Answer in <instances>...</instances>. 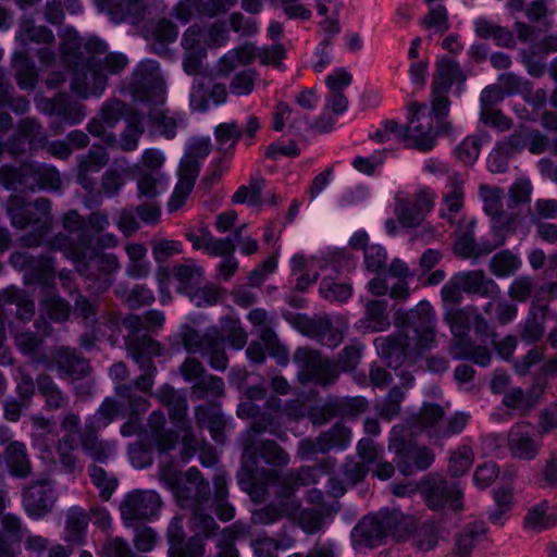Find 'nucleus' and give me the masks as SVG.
I'll list each match as a JSON object with an SVG mask.
<instances>
[{"label": "nucleus", "instance_id": "obj_1", "mask_svg": "<svg viewBox=\"0 0 557 557\" xmlns=\"http://www.w3.org/2000/svg\"><path fill=\"white\" fill-rule=\"evenodd\" d=\"M160 480L173 494L177 505L190 511L195 531H200L206 536H213L219 530L212 511L223 522L232 520L235 516V508L227 500V480L224 475L214 476L213 495L209 481L196 467H190L183 476L172 462H161Z\"/></svg>", "mask_w": 557, "mask_h": 557}, {"label": "nucleus", "instance_id": "obj_2", "mask_svg": "<svg viewBox=\"0 0 557 557\" xmlns=\"http://www.w3.org/2000/svg\"><path fill=\"white\" fill-rule=\"evenodd\" d=\"M92 243V234H84L81 245H77L69 235L58 233L48 242V245L52 250L61 251L67 260L72 261L87 290L101 294L113 285L121 270V262L114 252L91 249Z\"/></svg>", "mask_w": 557, "mask_h": 557}, {"label": "nucleus", "instance_id": "obj_3", "mask_svg": "<svg viewBox=\"0 0 557 557\" xmlns=\"http://www.w3.org/2000/svg\"><path fill=\"white\" fill-rule=\"evenodd\" d=\"M83 41L76 32L69 33L60 44V53L72 71L71 90L83 99L100 97L107 88V77L97 70V59L85 58Z\"/></svg>", "mask_w": 557, "mask_h": 557}, {"label": "nucleus", "instance_id": "obj_4", "mask_svg": "<svg viewBox=\"0 0 557 557\" xmlns=\"http://www.w3.org/2000/svg\"><path fill=\"white\" fill-rule=\"evenodd\" d=\"M11 224L15 228L24 230L33 226L34 231L22 236L24 246L38 247L51 228V201L39 197L34 202H27L21 196H11L8 206Z\"/></svg>", "mask_w": 557, "mask_h": 557}, {"label": "nucleus", "instance_id": "obj_5", "mask_svg": "<svg viewBox=\"0 0 557 557\" xmlns=\"http://www.w3.org/2000/svg\"><path fill=\"white\" fill-rule=\"evenodd\" d=\"M0 181L8 190L58 191L62 186L60 173L52 164L26 161L18 166L0 168Z\"/></svg>", "mask_w": 557, "mask_h": 557}, {"label": "nucleus", "instance_id": "obj_6", "mask_svg": "<svg viewBox=\"0 0 557 557\" xmlns=\"http://www.w3.org/2000/svg\"><path fill=\"white\" fill-rule=\"evenodd\" d=\"M413 433L403 424H395L388 436V449L395 454L397 469L404 475H413L428 470L435 460L432 449L424 445H418Z\"/></svg>", "mask_w": 557, "mask_h": 557}, {"label": "nucleus", "instance_id": "obj_7", "mask_svg": "<svg viewBox=\"0 0 557 557\" xmlns=\"http://www.w3.org/2000/svg\"><path fill=\"white\" fill-rule=\"evenodd\" d=\"M453 339L448 351L455 360H469L480 367L491 363L492 355L487 347L475 345L469 337L470 323L468 314L461 309H451L445 315Z\"/></svg>", "mask_w": 557, "mask_h": 557}, {"label": "nucleus", "instance_id": "obj_8", "mask_svg": "<svg viewBox=\"0 0 557 557\" xmlns=\"http://www.w3.org/2000/svg\"><path fill=\"white\" fill-rule=\"evenodd\" d=\"M403 520L400 510L381 509L364 516L354 528L352 536L360 544L373 548L381 545L385 537L398 535Z\"/></svg>", "mask_w": 557, "mask_h": 557}, {"label": "nucleus", "instance_id": "obj_9", "mask_svg": "<svg viewBox=\"0 0 557 557\" xmlns=\"http://www.w3.org/2000/svg\"><path fill=\"white\" fill-rule=\"evenodd\" d=\"M182 344L189 354H200L208 359L210 367L215 371H225L228 359L224 351V339L218 326H212L200 334L189 325H184L180 333Z\"/></svg>", "mask_w": 557, "mask_h": 557}, {"label": "nucleus", "instance_id": "obj_10", "mask_svg": "<svg viewBox=\"0 0 557 557\" xmlns=\"http://www.w3.org/2000/svg\"><path fill=\"white\" fill-rule=\"evenodd\" d=\"M408 111V122L401 127L400 141H411L410 147L422 152L432 150L436 137L446 133H437V124L433 125L432 114L425 103L410 102Z\"/></svg>", "mask_w": 557, "mask_h": 557}, {"label": "nucleus", "instance_id": "obj_11", "mask_svg": "<svg viewBox=\"0 0 557 557\" xmlns=\"http://www.w3.org/2000/svg\"><path fill=\"white\" fill-rule=\"evenodd\" d=\"M298 366V380L301 384H314L326 387L336 382L339 375L337 364L319 351L300 347L294 354Z\"/></svg>", "mask_w": 557, "mask_h": 557}, {"label": "nucleus", "instance_id": "obj_12", "mask_svg": "<svg viewBox=\"0 0 557 557\" xmlns=\"http://www.w3.org/2000/svg\"><path fill=\"white\" fill-rule=\"evenodd\" d=\"M128 90L135 101L163 103L164 82L159 62L152 59L139 62L132 73Z\"/></svg>", "mask_w": 557, "mask_h": 557}, {"label": "nucleus", "instance_id": "obj_13", "mask_svg": "<svg viewBox=\"0 0 557 557\" xmlns=\"http://www.w3.org/2000/svg\"><path fill=\"white\" fill-rule=\"evenodd\" d=\"M435 311L428 301H421L406 315L404 335L413 344V350L421 354L435 344Z\"/></svg>", "mask_w": 557, "mask_h": 557}, {"label": "nucleus", "instance_id": "obj_14", "mask_svg": "<svg viewBox=\"0 0 557 557\" xmlns=\"http://www.w3.org/2000/svg\"><path fill=\"white\" fill-rule=\"evenodd\" d=\"M422 497L429 509L437 511L448 507L455 512L463 510V491L457 483L430 475L422 486Z\"/></svg>", "mask_w": 557, "mask_h": 557}, {"label": "nucleus", "instance_id": "obj_15", "mask_svg": "<svg viewBox=\"0 0 557 557\" xmlns=\"http://www.w3.org/2000/svg\"><path fill=\"white\" fill-rule=\"evenodd\" d=\"M126 349L132 359L138 364L139 369L144 371L141 375L131 383L134 386V391L150 393L157 373L153 358L160 357L163 354V347L159 342L146 341V343H143V339L134 338L129 342V348Z\"/></svg>", "mask_w": 557, "mask_h": 557}, {"label": "nucleus", "instance_id": "obj_16", "mask_svg": "<svg viewBox=\"0 0 557 557\" xmlns=\"http://www.w3.org/2000/svg\"><path fill=\"white\" fill-rule=\"evenodd\" d=\"M165 537L169 545L166 557H203L206 553L205 540L210 536H206L200 531L187 536L183 518L175 516L168 525Z\"/></svg>", "mask_w": 557, "mask_h": 557}, {"label": "nucleus", "instance_id": "obj_17", "mask_svg": "<svg viewBox=\"0 0 557 557\" xmlns=\"http://www.w3.org/2000/svg\"><path fill=\"white\" fill-rule=\"evenodd\" d=\"M109 161V153L104 147L92 145L86 154L79 158L77 165V183L87 193V201L98 206L102 202L100 189H97L92 174L99 173Z\"/></svg>", "mask_w": 557, "mask_h": 557}, {"label": "nucleus", "instance_id": "obj_18", "mask_svg": "<svg viewBox=\"0 0 557 557\" xmlns=\"http://www.w3.org/2000/svg\"><path fill=\"white\" fill-rule=\"evenodd\" d=\"M55 500V491L48 479L32 481L22 491L23 508L34 520H39L50 512Z\"/></svg>", "mask_w": 557, "mask_h": 557}, {"label": "nucleus", "instance_id": "obj_19", "mask_svg": "<svg viewBox=\"0 0 557 557\" xmlns=\"http://www.w3.org/2000/svg\"><path fill=\"white\" fill-rule=\"evenodd\" d=\"M47 135L41 124L35 117H25L18 121L16 129L5 143V150L14 157L22 156L27 149L30 151L44 148Z\"/></svg>", "mask_w": 557, "mask_h": 557}, {"label": "nucleus", "instance_id": "obj_20", "mask_svg": "<svg viewBox=\"0 0 557 557\" xmlns=\"http://www.w3.org/2000/svg\"><path fill=\"white\" fill-rule=\"evenodd\" d=\"M161 508V499L153 491H136L128 493L121 503V516L126 522L150 520L157 518Z\"/></svg>", "mask_w": 557, "mask_h": 557}, {"label": "nucleus", "instance_id": "obj_21", "mask_svg": "<svg viewBox=\"0 0 557 557\" xmlns=\"http://www.w3.org/2000/svg\"><path fill=\"white\" fill-rule=\"evenodd\" d=\"M295 326L304 335L330 348L338 346L343 341V334L333 326L331 319L326 315L309 318L299 313L295 317Z\"/></svg>", "mask_w": 557, "mask_h": 557}, {"label": "nucleus", "instance_id": "obj_22", "mask_svg": "<svg viewBox=\"0 0 557 557\" xmlns=\"http://www.w3.org/2000/svg\"><path fill=\"white\" fill-rule=\"evenodd\" d=\"M245 462L242 469L237 472V482L242 491L250 495L264 494L269 484L278 481L280 475L274 469H267L264 467L252 466L249 461V456H244Z\"/></svg>", "mask_w": 557, "mask_h": 557}, {"label": "nucleus", "instance_id": "obj_23", "mask_svg": "<svg viewBox=\"0 0 557 557\" xmlns=\"http://www.w3.org/2000/svg\"><path fill=\"white\" fill-rule=\"evenodd\" d=\"M51 362L62 380L73 381L88 375L90 367L88 360L81 356L76 349L59 347L51 352Z\"/></svg>", "mask_w": 557, "mask_h": 557}, {"label": "nucleus", "instance_id": "obj_24", "mask_svg": "<svg viewBox=\"0 0 557 557\" xmlns=\"http://www.w3.org/2000/svg\"><path fill=\"white\" fill-rule=\"evenodd\" d=\"M39 109L45 114L58 116L71 126L79 124L86 116L85 107L65 92L44 99Z\"/></svg>", "mask_w": 557, "mask_h": 557}, {"label": "nucleus", "instance_id": "obj_25", "mask_svg": "<svg viewBox=\"0 0 557 557\" xmlns=\"http://www.w3.org/2000/svg\"><path fill=\"white\" fill-rule=\"evenodd\" d=\"M237 0H183L175 8V17L183 24L190 21L194 14L212 18L226 13Z\"/></svg>", "mask_w": 557, "mask_h": 557}, {"label": "nucleus", "instance_id": "obj_26", "mask_svg": "<svg viewBox=\"0 0 557 557\" xmlns=\"http://www.w3.org/2000/svg\"><path fill=\"white\" fill-rule=\"evenodd\" d=\"M444 416L445 411L442 406L424 403L418 413L411 414L401 424L406 425L410 433L424 431L430 438L438 440Z\"/></svg>", "mask_w": 557, "mask_h": 557}, {"label": "nucleus", "instance_id": "obj_27", "mask_svg": "<svg viewBox=\"0 0 557 557\" xmlns=\"http://www.w3.org/2000/svg\"><path fill=\"white\" fill-rule=\"evenodd\" d=\"M379 357L393 369H398L406 359L413 344L403 334L376 337L373 342Z\"/></svg>", "mask_w": 557, "mask_h": 557}, {"label": "nucleus", "instance_id": "obj_28", "mask_svg": "<svg viewBox=\"0 0 557 557\" xmlns=\"http://www.w3.org/2000/svg\"><path fill=\"white\" fill-rule=\"evenodd\" d=\"M433 207L434 195L428 190H421L411 200L400 202L396 207V215L403 226L417 227Z\"/></svg>", "mask_w": 557, "mask_h": 557}, {"label": "nucleus", "instance_id": "obj_29", "mask_svg": "<svg viewBox=\"0 0 557 557\" xmlns=\"http://www.w3.org/2000/svg\"><path fill=\"white\" fill-rule=\"evenodd\" d=\"M244 456H249L252 466L262 460L278 473V469L289 463V455L274 441H262L256 447L250 442L244 445Z\"/></svg>", "mask_w": 557, "mask_h": 557}, {"label": "nucleus", "instance_id": "obj_30", "mask_svg": "<svg viewBox=\"0 0 557 557\" xmlns=\"http://www.w3.org/2000/svg\"><path fill=\"white\" fill-rule=\"evenodd\" d=\"M195 420L199 428H207L211 438L216 444L225 443L226 421L222 414L221 405L216 401H208L195 409Z\"/></svg>", "mask_w": 557, "mask_h": 557}, {"label": "nucleus", "instance_id": "obj_31", "mask_svg": "<svg viewBox=\"0 0 557 557\" xmlns=\"http://www.w3.org/2000/svg\"><path fill=\"white\" fill-rule=\"evenodd\" d=\"M466 76L460 67V64L453 58L441 57L436 61V70L433 74V81L431 85L432 94L448 92L454 83H458V89L460 85H463Z\"/></svg>", "mask_w": 557, "mask_h": 557}, {"label": "nucleus", "instance_id": "obj_32", "mask_svg": "<svg viewBox=\"0 0 557 557\" xmlns=\"http://www.w3.org/2000/svg\"><path fill=\"white\" fill-rule=\"evenodd\" d=\"M164 314L159 310H148L143 317L129 315L123 320V325L128 331V334L124 337V344L126 348H129V342L134 338L157 342L153 339L147 331L152 327L161 326L164 322Z\"/></svg>", "mask_w": 557, "mask_h": 557}, {"label": "nucleus", "instance_id": "obj_33", "mask_svg": "<svg viewBox=\"0 0 557 557\" xmlns=\"http://www.w3.org/2000/svg\"><path fill=\"white\" fill-rule=\"evenodd\" d=\"M100 432L83 426L79 431V444L83 451L95 462L107 463L115 454L116 445L114 441L100 438Z\"/></svg>", "mask_w": 557, "mask_h": 557}, {"label": "nucleus", "instance_id": "obj_34", "mask_svg": "<svg viewBox=\"0 0 557 557\" xmlns=\"http://www.w3.org/2000/svg\"><path fill=\"white\" fill-rule=\"evenodd\" d=\"M487 525L482 519L467 522L456 534L454 554L458 557H470L474 547L485 537Z\"/></svg>", "mask_w": 557, "mask_h": 557}, {"label": "nucleus", "instance_id": "obj_35", "mask_svg": "<svg viewBox=\"0 0 557 557\" xmlns=\"http://www.w3.org/2000/svg\"><path fill=\"white\" fill-rule=\"evenodd\" d=\"M3 458L12 478L27 479L32 474L33 465L23 442H10L4 448Z\"/></svg>", "mask_w": 557, "mask_h": 557}, {"label": "nucleus", "instance_id": "obj_36", "mask_svg": "<svg viewBox=\"0 0 557 557\" xmlns=\"http://www.w3.org/2000/svg\"><path fill=\"white\" fill-rule=\"evenodd\" d=\"M548 304L540 299L532 301L528 315L521 326L520 336L527 344L537 343L544 335V322Z\"/></svg>", "mask_w": 557, "mask_h": 557}, {"label": "nucleus", "instance_id": "obj_37", "mask_svg": "<svg viewBox=\"0 0 557 557\" xmlns=\"http://www.w3.org/2000/svg\"><path fill=\"white\" fill-rule=\"evenodd\" d=\"M165 424L166 420L162 411L154 410L150 413L148 425L160 455H166L173 450L181 437L180 432L176 430H164Z\"/></svg>", "mask_w": 557, "mask_h": 557}, {"label": "nucleus", "instance_id": "obj_38", "mask_svg": "<svg viewBox=\"0 0 557 557\" xmlns=\"http://www.w3.org/2000/svg\"><path fill=\"white\" fill-rule=\"evenodd\" d=\"M391 325L385 300H370L366 305V313L356 323V327L362 333L383 332Z\"/></svg>", "mask_w": 557, "mask_h": 557}, {"label": "nucleus", "instance_id": "obj_39", "mask_svg": "<svg viewBox=\"0 0 557 557\" xmlns=\"http://www.w3.org/2000/svg\"><path fill=\"white\" fill-rule=\"evenodd\" d=\"M120 417H124V405L108 396L92 414L86 417L84 426L102 431Z\"/></svg>", "mask_w": 557, "mask_h": 557}, {"label": "nucleus", "instance_id": "obj_40", "mask_svg": "<svg viewBox=\"0 0 557 557\" xmlns=\"http://www.w3.org/2000/svg\"><path fill=\"white\" fill-rule=\"evenodd\" d=\"M36 385L38 394L45 400V409L47 411H57L65 409L69 406V395L61 389L49 374H38Z\"/></svg>", "mask_w": 557, "mask_h": 557}, {"label": "nucleus", "instance_id": "obj_41", "mask_svg": "<svg viewBox=\"0 0 557 557\" xmlns=\"http://www.w3.org/2000/svg\"><path fill=\"white\" fill-rule=\"evenodd\" d=\"M297 508L298 500H277L255 510L251 515V520L255 524L271 525L284 517H293Z\"/></svg>", "mask_w": 557, "mask_h": 557}, {"label": "nucleus", "instance_id": "obj_42", "mask_svg": "<svg viewBox=\"0 0 557 557\" xmlns=\"http://www.w3.org/2000/svg\"><path fill=\"white\" fill-rule=\"evenodd\" d=\"M458 274L465 293L486 298H496L500 293L499 286L492 278H487L482 270L460 272Z\"/></svg>", "mask_w": 557, "mask_h": 557}, {"label": "nucleus", "instance_id": "obj_43", "mask_svg": "<svg viewBox=\"0 0 557 557\" xmlns=\"http://www.w3.org/2000/svg\"><path fill=\"white\" fill-rule=\"evenodd\" d=\"M281 419L282 412L280 411V404H277V409L269 411L259 410L249 430L256 435L269 433L281 441H285L287 440V433L282 425Z\"/></svg>", "mask_w": 557, "mask_h": 557}, {"label": "nucleus", "instance_id": "obj_44", "mask_svg": "<svg viewBox=\"0 0 557 557\" xmlns=\"http://www.w3.org/2000/svg\"><path fill=\"white\" fill-rule=\"evenodd\" d=\"M205 271L195 263L177 264L171 271V276L176 281V292L181 295H191L200 285Z\"/></svg>", "mask_w": 557, "mask_h": 557}, {"label": "nucleus", "instance_id": "obj_45", "mask_svg": "<svg viewBox=\"0 0 557 557\" xmlns=\"http://www.w3.org/2000/svg\"><path fill=\"white\" fill-rule=\"evenodd\" d=\"M243 136L242 126L236 121L220 123L214 128L216 150L224 157L231 158Z\"/></svg>", "mask_w": 557, "mask_h": 557}, {"label": "nucleus", "instance_id": "obj_46", "mask_svg": "<svg viewBox=\"0 0 557 557\" xmlns=\"http://www.w3.org/2000/svg\"><path fill=\"white\" fill-rule=\"evenodd\" d=\"M312 476V469L307 467L300 468L298 471H288L278 481V490L276 492L277 500H297L294 498V494L300 486H305L314 483V480H310Z\"/></svg>", "mask_w": 557, "mask_h": 557}, {"label": "nucleus", "instance_id": "obj_47", "mask_svg": "<svg viewBox=\"0 0 557 557\" xmlns=\"http://www.w3.org/2000/svg\"><path fill=\"white\" fill-rule=\"evenodd\" d=\"M26 284L40 286L47 294L55 292V274L50 258H39L33 269L25 274Z\"/></svg>", "mask_w": 557, "mask_h": 557}, {"label": "nucleus", "instance_id": "obj_48", "mask_svg": "<svg viewBox=\"0 0 557 557\" xmlns=\"http://www.w3.org/2000/svg\"><path fill=\"white\" fill-rule=\"evenodd\" d=\"M114 393L121 399L119 401L124 405V411L127 410L131 418L138 419L139 414L149 409L150 403L148 398L134 391L132 384H116Z\"/></svg>", "mask_w": 557, "mask_h": 557}, {"label": "nucleus", "instance_id": "obj_49", "mask_svg": "<svg viewBox=\"0 0 557 557\" xmlns=\"http://www.w3.org/2000/svg\"><path fill=\"white\" fill-rule=\"evenodd\" d=\"M449 189L444 194L440 215L450 221V214L457 213L463 206V185L459 174L448 177Z\"/></svg>", "mask_w": 557, "mask_h": 557}, {"label": "nucleus", "instance_id": "obj_50", "mask_svg": "<svg viewBox=\"0 0 557 557\" xmlns=\"http://www.w3.org/2000/svg\"><path fill=\"white\" fill-rule=\"evenodd\" d=\"M220 335L234 350L243 349L248 339L247 332L242 326L240 320L233 315L221 317L219 320Z\"/></svg>", "mask_w": 557, "mask_h": 557}, {"label": "nucleus", "instance_id": "obj_51", "mask_svg": "<svg viewBox=\"0 0 557 557\" xmlns=\"http://www.w3.org/2000/svg\"><path fill=\"white\" fill-rule=\"evenodd\" d=\"M493 500L494 506L488 509L487 519L494 525H503L512 510V492L508 488L494 490Z\"/></svg>", "mask_w": 557, "mask_h": 557}, {"label": "nucleus", "instance_id": "obj_52", "mask_svg": "<svg viewBox=\"0 0 557 557\" xmlns=\"http://www.w3.org/2000/svg\"><path fill=\"white\" fill-rule=\"evenodd\" d=\"M15 40L22 47H27L30 42L51 44L54 41V35L50 28L35 25L33 20H24L16 33Z\"/></svg>", "mask_w": 557, "mask_h": 557}, {"label": "nucleus", "instance_id": "obj_53", "mask_svg": "<svg viewBox=\"0 0 557 557\" xmlns=\"http://www.w3.org/2000/svg\"><path fill=\"white\" fill-rule=\"evenodd\" d=\"M441 537V527L435 520H428L419 524L412 534L413 545L421 552L433 550Z\"/></svg>", "mask_w": 557, "mask_h": 557}, {"label": "nucleus", "instance_id": "obj_54", "mask_svg": "<svg viewBox=\"0 0 557 557\" xmlns=\"http://www.w3.org/2000/svg\"><path fill=\"white\" fill-rule=\"evenodd\" d=\"M508 448L513 457L532 460L536 457L539 445L532 436L518 429H512L508 436Z\"/></svg>", "mask_w": 557, "mask_h": 557}, {"label": "nucleus", "instance_id": "obj_55", "mask_svg": "<svg viewBox=\"0 0 557 557\" xmlns=\"http://www.w3.org/2000/svg\"><path fill=\"white\" fill-rule=\"evenodd\" d=\"M13 65L16 70L15 81L17 86L24 90H32L38 82V74L33 61L22 52L13 54Z\"/></svg>", "mask_w": 557, "mask_h": 557}, {"label": "nucleus", "instance_id": "obj_56", "mask_svg": "<svg viewBox=\"0 0 557 557\" xmlns=\"http://www.w3.org/2000/svg\"><path fill=\"white\" fill-rule=\"evenodd\" d=\"M522 265L521 259L509 249L496 252L490 260L488 269L497 277H507Z\"/></svg>", "mask_w": 557, "mask_h": 557}, {"label": "nucleus", "instance_id": "obj_57", "mask_svg": "<svg viewBox=\"0 0 557 557\" xmlns=\"http://www.w3.org/2000/svg\"><path fill=\"white\" fill-rule=\"evenodd\" d=\"M223 394V379L212 374H206L203 377L196 381L190 387V396L193 400L218 398Z\"/></svg>", "mask_w": 557, "mask_h": 557}, {"label": "nucleus", "instance_id": "obj_58", "mask_svg": "<svg viewBox=\"0 0 557 557\" xmlns=\"http://www.w3.org/2000/svg\"><path fill=\"white\" fill-rule=\"evenodd\" d=\"M86 515L79 507L71 508L65 520L64 541L72 544H83L87 529Z\"/></svg>", "mask_w": 557, "mask_h": 557}, {"label": "nucleus", "instance_id": "obj_59", "mask_svg": "<svg viewBox=\"0 0 557 557\" xmlns=\"http://www.w3.org/2000/svg\"><path fill=\"white\" fill-rule=\"evenodd\" d=\"M41 312L51 321L62 323L71 314L70 302L58 295L55 292L47 294L40 304Z\"/></svg>", "mask_w": 557, "mask_h": 557}, {"label": "nucleus", "instance_id": "obj_60", "mask_svg": "<svg viewBox=\"0 0 557 557\" xmlns=\"http://www.w3.org/2000/svg\"><path fill=\"white\" fill-rule=\"evenodd\" d=\"M87 471L91 483L99 490L100 498L109 502L119 485L117 479L95 463L88 466Z\"/></svg>", "mask_w": 557, "mask_h": 557}, {"label": "nucleus", "instance_id": "obj_61", "mask_svg": "<svg viewBox=\"0 0 557 557\" xmlns=\"http://www.w3.org/2000/svg\"><path fill=\"white\" fill-rule=\"evenodd\" d=\"M127 173L128 169L123 164H115L114 168L106 170L101 177V195L108 198L117 196L125 185Z\"/></svg>", "mask_w": 557, "mask_h": 557}, {"label": "nucleus", "instance_id": "obj_62", "mask_svg": "<svg viewBox=\"0 0 557 557\" xmlns=\"http://www.w3.org/2000/svg\"><path fill=\"white\" fill-rule=\"evenodd\" d=\"M98 301L77 293L74 300V314L79 318L86 327L98 330Z\"/></svg>", "mask_w": 557, "mask_h": 557}, {"label": "nucleus", "instance_id": "obj_63", "mask_svg": "<svg viewBox=\"0 0 557 557\" xmlns=\"http://www.w3.org/2000/svg\"><path fill=\"white\" fill-rule=\"evenodd\" d=\"M108 7L112 15L119 16L123 21L140 20L146 11L145 0H108Z\"/></svg>", "mask_w": 557, "mask_h": 557}, {"label": "nucleus", "instance_id": "obj_64", "mask_svg": "<svg viewBox=\"0 0 557 557\" xmlns=\"http://www.w3.org/2000/svg\"><path fill=\"white\" fill-rule=\"evenodd\" d=\"M177 36L178 29L174 23L165 18L158 21L152 30V37L156 40L152 44L153 51L159 54L166 52V45L174 42Z\"/></svg>", "mask_w": 557, "mask_h": 557}]
</instances>
